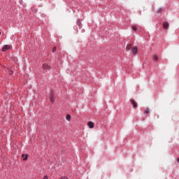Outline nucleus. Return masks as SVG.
Listing matches in <instances>:
<instances>
[{
  "mask_svg": "<svg viewBox=\"0 0 179 179\" xmlns=\"http://www.w3.org/2000/svg\"><path fill=\"white\" fill-rule=\"evenodd\" d=\"M130 102L131 106H133V108H134V110H136V108L138 107V103H136V101H135L134 99H131Z\"/></svg>",
  "mask_w": 179,
  "mask_h": 179,
  "instance_id": "1",
  "label": "nucleus"
},
{
  "mask_svg": "<svg viewBox=\"0 0 179 179\" xmlns=\"http://www.w3.org/2000/svg\"><path fill=\"white\" fill-rule=\"evenodd\" d=\"M10 45H5L3 48H2V51L3 52H5L6 51H8V50H10Z\"/></svg>",
  "mask_w": 179,
  "mask_h": 179,
  "instance_id": "2",
  "label": "nucleus"
},
{
  "mask_svg": "<svg viewBox=\"0 0 179 179\" xmlns=\"http://www.w3.org/2000/svg\"><path fill=\"white\" fill-rule=\"evenodd\" d=\"M43 69H46V71H50V69H51V66L47 64H44L43 65Z\"/></svg>",
  "mask_w": 179,
  "mask_h": 179,
  "instance_id": "3",
  "label": "nucleus"
},
{
  "mask_svg": "<svg viewBox=\"0 0 179 179\" xmlns=\"http://www.w3.org/2000/svg\"><path fill=\"white\" fill-rule=\"evenodd\" d=\"M50 100L51 103H54V92H51L50 94Z\"/></svg>",
  "mask_w": 179,
  "mask_h": 179,
  "instance_id": "4",
  "label": "nucleus"
},
{
  "mask_svg": "<svg viewBox=\"0 0 179 179\" xmlns=\"http://www.w3.org/2000/svg\"><path fill=\"white\" fill-rule=\"evenodd\" d=\"M169 24L168 22H164L163 23V27H164V29H165V30H167V29H169Z\"/></svg>",
  "mask_w": 179,
  "mask_h": 179,
  "instance_id": "5",
  "label": "nucleus"
},
{
  "mask_svg": "<svg viewBox=\"0 0 179 179\" xmlns=\"http://www.w3.org/2000/svg\"><path fill=\"white\" fill-rule=\"evenodd\" d=\"M22 157H23L24 162H26V160L29 159V154H27V155L22 154Z\"/></svg>",
  "mask_w": 179,
  "mask_h": 179,
  "instance_id": "6",
  "label": "nucleus"
},
{
  "mask_svg": "<svg viewBox=\"0 0 179 179\" xmlns=\"http://www.w3.org/2000/svg\"><path fill=\"white\" fill-rule=\"evenodd\" d=\"M132 53L135 55L136 54L138 53V48L134 47L131 50Z\"/></svg>",
  "mask_w": 179,
  "mask_h": 179,
  "instance_id": "7",
  "label": "nucleus"
},
{
  "mask_svg": "<svg viewBox=\"0 0 179 179\" xmlns=\"http://www.w3.org/2000/svg\"><path fill=\"white\" fill-rule=\"evenodd\" d=\"M152 61H154L155 62H156L157 61H159V57H157V55H154L152 56Z\"/></svg>",
  "mask_w": 179,
  "mask_h": 179,
  "instance_id": "8",
  "label": "nucleus"
},
{
  "mask_svg": "<svg viewBox=\"0 0 179 179\" xmlns=\"http://www.w3.org/2000/svg\"><path fill=\"white\" fill-rule=\"evenodd\" d=\"M87 125L89 128H94V124L92 122H88Z\"/></svg>",
  "mask_w": 179,
  "mask_h": 179,
  "instance_id": "9",
  "label": "nucleus"
},
{
  "mask_svg": "<svg viewBox=\"0 0 179 179\" xmlns=\"http://www.w3.org/2000/svg\"><path fill=\"white\" fill-rule=\"evenodd\" d=\"M149 113H150V109H149V108H147L144 111V114H149Z\"/></svg>",
  "mask_w": 179,
  "mask_h": 179,
  "instance_id": "10",
  "label": "nucleus"
},
{
  "mask_svg": "<svg viewBox=\"0 0 179 179\" xmlns=\"http://www.w3.org/2000/svg\"><path fill=\"white\" fill-rule=\"evenodd\" d=\"M66 120H67V121H71V115H67Z\"/></svg>",
  "mask_w": 179,
  "mask_h": 179,
  "instance_id": "11",
  "label": "nucleus"
},
{
  "mask_svg": "<svg viewBox=\"0 0 179 179\" xmlns=\"http://www.w3.org/2000/svg\"><path fill=\"white\" fill-rule=\"evenodd\" d=\"M132 29L134 31H136L138 29H136V27L135 26H133L132 27Z\"/></svg>",
  "mask_w": 179,
  "mask_h": 179,
  "instance_id": "12",
  "label": "nucleus"
},
{
  "mask_svg": "<svg viewBox=\"0 0 179 179\" xmlns=\"http://www.w3.org/2000/svg\"><path fill=\"white\" fill-rule=\"evenodd\" d=\"M55 51H57V48L56 47H54L52 48V52H55Z\"/></svg>",
  "mask_w": 179,
  "mask_h": 179,
  "instance_id": "13",
  "label": "nucleus"
},
{
  "mask_svg": "<svg viewBox=\"0 0 179 179\" xmlns=\"http://www.w3.org/2000/svg\"><path fill=\"white\" fill-rule=\"evenodd\" d=\"M60 179H69L66 176H62L60 178Z\"/></svg>",
  "mask_w": 179,
  "mask_h": 179,
  "instance_id": "14",
  "label": "nucleus"
},
{
  "mask_svg": "<svg viewBox=\"0 0 179 179\" xmlns=\"http://www.w3.org/2000/svg\"><path fill=\"white\" fill-rule=\"evenodd\" d=\"M158 13H160L162 12V8H159V10L157 11Z\"/></svg>",
  "mask_w": 179,
  "mask_h": 179,
  "instance_id": "15",
  "label": "nucleus"
},
{
  "mask_svg": "<svg viewBox=\"0 0 179 179\" xmlns=\"http://www.w3.org/2000/svg\"><path fill=\"white\" fill-rule=\"evenodd\" d=\"M43 179H48V176H45Z\"/></svg>",
  "mask_w": 179,
  "mask_h": 179,
  "instance_id": "16",
  "label": "nucleus"
},
{
  "mask_svg": "<svg viewBox=\"0 0 179 179\" xmlns=\"http://www.w3.org/2000/svg\"><path fill=\"white\" fill-rule=\"evenodd\" d=\"M129 47H131V45L127 46L126 50H129Z\"/></svg>",
  "mask_w": 179,
  "mask_h": 179,
  "instance_id": "17",
  "label": "nucleus"
},
{
  "mask_svg": "<svg viewBox=\"0 0 179 179\" xmlns=\"http://www.w3.org/2000/svg\"><path fill=\"white\" fill-rule=\"evenodd\" d=\"M0 35H1V31H0Z\"/></svg>",
  "mask_w": 179,
  "mask_h": 179,
  "instance_id": "18",
  "label": "nucleus"
}]
</instances>
